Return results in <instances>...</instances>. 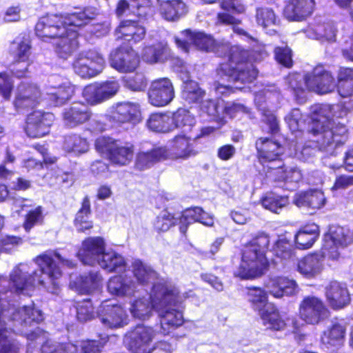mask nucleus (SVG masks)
Here are the masks:
<instances>
[{
    "label": "nucleus",
    "mask_w": 353,
    "mask_h": 353,
    "mask_svg": "<svg viewBox=\"0 0 353 353\" xmlns=\"http://www.w3.org/2000/svg\"><path fill=\"white\" fill-rule=\"evenodd\" d=\"M39 269L29 271L27 264H20L10 274L12 290L19 294L29 295L36 283L43 286L48 291L57 294L59 284L57 280L61 276V270L58 264L73 268L74 263L63 258L55 251H48L38 256L34 259Z\"/></svg>",
    "instance_id": "nucleus-1"
},
{
    "label": "nucleus",
    "mask_w": 353,
    "mask_h": 353,
    "mask_svg": "<svg viewBox=\"0 0 353 353\" xmlns=\"http://www.w3.org/2000/svg\"><path fill=\"white\" fill-rule=\"evenodd\" d=\"M312 110L313 130L318 132L317 143L321 150L331 151L346 141V127L334 119L347 116L345 107L341 104H317Z\"/></svg>",
    "instance_id": "nucleus-2"
},
{
    "label": "nucleus",
    "mask_w": 353,
    "mask_h": 353,
    "mask_svg": "<svg viewBox=\"0 0 353 353\" xmlns=\"http://www.w3.org/2000/svg\"><path fill=\"white\" fill-rule=\"evenodd\" d=\"M192 295V291L180 292L170 282H159L153 285L152 305L160 318L161 332L164 335L182 325L183 316L179 306Z\"/></svg>",
    "instance_id": "nucleus-3"
},
{
    "label": "nucleus",
    "mask_w": 353,
    "mask_h": 353,
    "mask_svg": "<svg viewBox=\"0 0 353 353\" xmlns=\"http://www.w3.org/2000/svg\"><path fill=\"white\" fill-rule=\"evenodd\" d=\"M232 54L228 61L220 64L217 70L219 79L213 83L212 90L219 97H227L234 93L236 90L243 88L230 84H225V80L234 83H249L252 82L258 74L254 65L246 61L248 52L239 48L232 49Z\"/></svg>",
    "instance_id": "nucleus-4"
},
{
    "label": "nucleus",
    "mask_w": 353,
    "mask_h": 353,
    "mask_svg": "<svg viewBox=\"0 0 353 353\" xmlns=\"http://www.w3.org/2000/svg\"><path fill=\"white\" fill-rule=\"evenodd\" d=\"M270 244L269 236L258 233L244 246L242 260L234 272L236 276L241 279H252L264 274L268 267L265 252Z\"/></svg>",
    "instance_id": "nucleus-5"
},
{
    "label": "nucleus",
    "mask_w": 353,
    "mask_h": 353,
    "mask_svg": "<svg viewBox=\"0 0 353 353\" xmlns=\"http://www.w3.org/2000/svg\"><path fill=\"white\" fill-rule=\"evenodd\" d=\"M248 299L252 307L258 311L263 324L267 329L281 330L285 327V322L281 316L274 305L268 303V294L261 288H249Z\"/></svg>",
    "instance_id": "nucleus-6"
},
{
    "label": "nucleus",
    "mask_w": 353,
    "mask_h": 353,
    "mask_svg": "<svg viewBox=\"0 0 353 353\" xmlns=\"http://www.w3.org/2000/svg\"><path fill=\"white\" fill-rule=\"evenodd\" d=\"M182 38L174 37L175 43L179 48H181L184 52H188L192 45L201 50L212 51L218 56L225 55L226 52H229V57L231 55L234 48L230 47L228 43H216L214 39L210 35L203 32H195L190 30H185L181 32Z\"/></svg>",
    "instance_id": "nucleus-7"
},
{
    "label": "nucleus",
    "mask_w": 353,
    "mask_h": 353,
    "mask_svg": "<svg viewBox=\"0 0 353 353\" xmlns=\"http://www.w3.org/2000/svg\"><path fill=\"white\" fill-rule=\"evenodd\" d=\"M95 147L99 152L106 153L110 161L114 164L126 165L133 159L134 145L130 143H123L101 137L96 140Z\"/></svg>",
    "instance_id": "nucleus-8"
},
{
    "label": "nucleus",
    "mask_w": 353,
    "mask_h": 353,
    "mask_svg": "<svg viewBox=\"0 0 353 353\" xmlns=\"http://www.w3.org/2000/svg\"><path fill=\"white\" fill-rule=\"evenodd\" d=\"M299 316L305 323L316 325L330 316V311L322 299L308 295L304 296L299 305Z\"/></svg>",
    "instance_id": "nucleus-9"
},
{
    "label": "nucleus",
    "mask_w": 353,
    "mask_h": 353,
    "mask_svg": "<svg viewBox=\"0 0 353 353\" xmlns=\"http://www.w3.org/2000/svg\"><path fill=\"white\" fill-rule=\"evenodd\" d=\"M72 65L77 75L82 78H91L103 71L105 61L97 50H89L79 53Z\"/></svg>",
    "instance_id": "nucleus-10"
},
{
    "label": "nucleus",
    "mask_w": 353,
    "mask_h": 353,
    "mask_svg": "<svg viewBox=\"0 0 353 353\" xmlns=\"http://www.w3.org/2000/svg\"><path fill=\"white\" fill-rule=\"evenodd\" d=\"M353 243V232L348 228L339 225H332L324 237L323 250L332 259L339 258V249L344 248Z\"/></svg>",
    "instance_id": "nucleus-11"
},
{
    "label": "nucleus",
    "mask_w": 353,
    "mask_h": 353,
    "mask_svg": "<svg viewBox=\"0 0 353 353\" xmlns=\"http://www.w3.org/2000/svg\"><path fill=\"white\" fill-rule=\"evenodd\" d=\"M63 16L47 14L39 19L35 26V33L43 41H48L64 35L67 32Z\"/></svg>",
    "instance_id": "nucleus-12"
},
{
    "label": "nucleus",
    "mask_w": 353,
    "mask_h": 353,
    "mask_svg": "<svg viewBox=\"0 0 353 353\" xmlns=\"http://www.w3.org/2000/svg\"><path fill=\"white\" fill-rule=\"evenodd\" d=\"M97 316L101 323L109 328H119L128 323L125 310L110 301H103L97 310Z\"/></svg>",
    "instance_id": "nucleus-13"
},
{
    "label": "nucleus",
    "mask_w": 353,
    "mask_h": 353,
    "mask_svg": "<svg viewBox=\"0 0 353 353\" xmlns=\"http://www.w3.org/2000/svg\"><path fill=\"white\" fill-rule=\"evenodd\" d=\"M150 104L162 107L169 104L174 97V89L168 78H159L151 82L148 92Z\"/></svg>",
    "instance_id": "nucleus-14"
},
{
    "label": "nucleus",
    "mask_w": 353,
    "mask_h": 353,
    "mask_svg": "<svg viewBox=\"0 0 353 353\" xmlns=\"http://www.w3.org/2000/svg\"><path fill=\"white\" fill-rule=\"evenodd\" d=\"M111 67L120 72H132L139 64L137 52L130 47H119L110 54Z\"/></svg>",
    "instance_id": "nucleus-15"
},
{
    "label": "nucleus",
    "mask_w": 353,
    "mask_h": 353,
    "mask_svg": "<svg viewBox=\"0 0 353 353\" xmlns=\"http://www.w3.org/2000/svg\"><path fill=\"white\" fill-rule=\"evenodd\" d=\"M305 85L319 94L330 92L335 88L333 77L322 65L316 66L311 74L305 76Z\"/></svg>",
    "instance_id": "nucleus-16"
},
{
    "label": "nucleus",
    "mask_w": 353,
    "mask_h": 353,
    "mask_svg": "<svg viewBox=\"0 0 353 353\" xmlns=\"http://www.w3.org/2000/svg\"><path fill=\"white\" fill-rule=\"evenodd\" d=\"M54 121V116L52 113L34 111L27 118L26 134L32 138L42 137L49 133Z\"/></svg>",
    "instance_id": "nucleus-17"
},
{
    "label": "nucleus",
    "mask_w": 353,
    "mask_h": 353,
    "mask_svg": "<svg viewBox=\"0 0 353 353\" xmlns=\"http://www.w3.org/2000/svg\"><path fill=\"white\" fill-rule=\"evenodd\" d=\"M74 92V87L68 80L58 75L51 76L48 80L47 94L55 105H61L68 101Z\"/></svg>",
    "instance_id": "nucleus-18"
},
{
    "label": "nucleus",
    "mask_w": 353,
    "mask_h": 353,
    "mask_svg": "<svg viewBox=\"0 0 353 353\" xmlns=\"http://www.w3.org/2000/svg\"><path fill=\"white\" fill-rule=\"evenodd\" d=\"M105 244L103 238L88 237L82 242L77 256L83 263L94 265L105 252Z\"/></svg>",
    "instance_id": "nucleus-19"
},
{
    "label": "nucleus",
    "mask_w": 353,
    "mask_h": 353,
    "mask_svg": "<svg viewBox=\"0 0 353 353\" xmlns=\"http://www.w3.org/2000/svg\"><path fill=\"white\" fill-rule=\"evenodd\" d=\"M197 154L190 137L186 134L176 136L167 148L166 159L186 160Z\"/></svg>",
    "instance_id": "nucleus-20"
},
{
    "label": "nucleus",
    "mask_w": 353,
    "mask_h": 353,
    "mask_svg": "<svg viewBox=\"0 0 353 353\" xmlns=\"http://www.w3.org/2000/svg\"><path fill=\"white\" fill-rule=\"evenodd\" d=\"M267 294L280 299L283 296H292L298 293L299 287L295 281L283 276H272L264 283Z\"/></svg>",
    "instance_id": "nucleus-21"
},
{
    "label": "nucleus",
    "mask_w": 353,
    "mask_h": 353,
    "mask_svg": "<svg viewBox=\"0 0 353 353\" xmlns=\"http://www.w3.org/2000/svg\"><path fill=\"white\" fill-rule=\"evenodd\" d=\"M92 112L87 105L83 103H74L63 110V122L65 126L74 128L90 120Z\"/></svg>",
    "instance_id": "nucleus-22"
},
{
    "label": "nucleus",
    "mask_w": 353,
    "mask_h": 353,
    "mask_svg": "<svg viewBox=\"0 0 353 353\" xmlns=\"http://www.w3.org/2000/svg\"><path fill=\"white\" fill-rule=\"evenodd\" d=\"M327 252L309 254L299 261L298 272L307 279H313L319 275L323 269V261Z\"/></svg>",
    "instance_id": "nucleus-23"
},
{
    "label": "nucleus",
    "mask_w": 353,
    "mask_h": 353,
    "mask_svg": "<svg viewBox=\"0 0 353 353\" xmlns=\"http://www.w3.org/2000/svg\"><path fill=\"white\" fill-rule=\"evenodd\" d=\"M327 301L333 310H340L347 306L350 302V296L345 284L336 281H331L325 287Z\"/></svg>",
    "instance_id": "nucleus-24"
},
{
    "label": "nucleus",
    "mask_w": 353,
    "mask_h": 353,
    "mask_svg": "<svg viewBox=\"0 0 353 353\" xmlns=\"http://www.w3.org/2000/svg\"><path fill=\"white\" fill-rule=\"evenodd\" d=\"M154 336L152 327L139 325L125 335L124 341L130 350H137L148 345Z\"/></svg>",
    "instance_id": "nucleus-25"
},
{
    "label": "nucleus",
    "mask_w": 353,
    "mask_h": 353,
    "mask_svg": "<svg viewBox=\"0 0 353 353\" xmlns=\"http://www.w3.org/2000/svg\"><path fill=\"white\" fill-rule=\"evenodd\" d=\"M66 31L67 32L64 35L58 36L54 39L57 54L64 59L70 57L77 50L79 46L77 31L68 27Z\"/></svg>",
    "instance_id": "nucleus-26"
},
{
    "label": "nucleus",
    "mask_w": 353,
    "mask_h": 353,
    "mask_svg": "<svg viewBox=\"0 0 353 353\" xmlns=\"http://www.w3.org/2000/svg\"><path fill=\"white\" fill-rule=\"evenodd\" d=\"M40 97L41 92L36 85L23 82L17 88L14 105L17 108L33 107Z\"/></svg>",
    "instance_id": "nucleus-27"
},
{
    "label": "nucleus",
    "mask_w": 353,
    "mask_h": 353,
    "mask_svg": "<svg viewBox=\"0 0 353 353\" xmlns=\"http://www.w3.org/2000/svg\"><path fill=\"white\" fill-rule=\"evenodd\" d=\"M115 35L117 39H123L136 43L145 37V29L136 21L125 20L121 22L116 29Z\"/></svg>",
    "instance_id": "nucleus-28"
},
{
    "label": "nucleus",
    "mask_w": 353,
    "mask_h": 353,
    "mask_svg": "<svg viewBox=\"0 0 353 353\" xmlns=\"http://www.w3.org/2000/svg\"><path fill=\"white\" fill-rule=\"evenodd\" d=\"M314 8V0H290L284 9V15L290 21H301L312 13Z\"/></svg>",
    "instance_id": "nucleus-29"
},
{
    "label": "nucleus",
    "mask_w": 353,
    "mask_h": 353,
    "mask_svg": "<svg viewBox=\"0 0 353 353\" xmlns=\"http://www.w3.org/2000/svg\"><path fill=\"white\" fill-rule=\"evenodd\" d=\"M140 114L137 104L130 102L118 103L111 107L110 117L119 123L136 121Z\"/></svg>",
    "instance_id": "nucleus-30"
},
{
    "label": "nucleus",
    "mask_w": 353,
    "mask_h": 353,
    "mask_svg": "<svg viewBox=\"0 0 353 353\" xmlns=\"http://www.w3.org/2000/svg\"><path fill=\"white\" fill-rule=\"evenodd\" d=\"M108 292L117 296H132L137 291V284L131 277L115 276L108 283Z\"/></svg>",
    "instance_id": "nucleus-31"
},
{
    "label": "nucleus",
    "mask_w": 353,
    "mask_h": 353,
    "mask_svg": "<svg viewBox=\"0 0 353 353\" xmlns=\"http://www.w3.org/2000/svg\"><path fill=\"white\" fill-rule=\"evenodd\" d=\"M258 157L262 162L277 160L283 154V148L276 142L268 138H260L256 141Z\"/></svg>",
    "instance_id": "nucleus-32"
},
{
    "label": "nucleus",
    "mask_w": 353,
    "mask_h": 353,
    "mask_svg": "<svg viewBox=\"0 0 353 353\" xmlns=\"http://www.w3.org/2000/svg\"><path fill=\"white\" fill-rule=\"evenodd\" d=\"M325 203L323 192L318 190L296 194L294 198V203L299 208L306 207L319 210L325 205Z\"/></svg>",
    "instance_id": "nucleus-33"
},
{
    "label": "nucleus",
    "mask_w": 353,
    "mask_h": 353,
    "mask_svg": "<svg viewBox=\"0 0 353 353\" xmlns=\"http://www.w3.org/2000/svg\"><path fill=\"white\" fill-rule=\"evenodd\" d=\"M166 147H158L148 152H141L137 156L135 166L139 170L148 169L156 162L166 159Z\"/></svg>",
    "instance_id": "nucleus-34"
},
{
    "label": "nucleus",
    "mask_w": 353,
    "mask_h": 353,
    "mask_svg": "<svg viewBox=\"0 0 353 353\" xmlns=\"http://www.w3.org/2000/svg\"><path fill=\"white\" fill-rule=\"evenodd\" d=\"M346 327L342 323H333L323 331L321 341L328 347L341 346L344 341Z\"/></svg>",
    "instance_id": "nucleus-35"
},
{
    "label": "nucleus",
    "mask_w": 353,
    "mask_h": 353,
    "mask_svg": "<svg viewBox=\"0 0 353 353\" xmlns=\"http://www.w3.org/2000/svg\"><path fill=\"white\" fill-rule=\"evenodd\" d=\"M311 131L312 132L313 136L315 137V139L309 142V143L306 145H302V143L296 142L293 143V142L290 145V149L294 150V155L298 159L302 160H306L307 157L314 154V151L316 148L319 150L327 152L332 155L334 152V150L338 148L339 146H335L331 151H327L324 150H321L317 143L318 139V132H314L313 130V123L312 122V128Z\"/></svg>",
    "instance_id": "nucleus-36"
},
{
    "label": "nucleus",
    "mask_w": 353,
    "mask_h": 353,
    "mask_svg": "<svg viewBox=\"0 0 353 353\" xmlns=\"http://www.w3.org/2000/svg\"><path fill=\"white\" fill-rule=\"evenodd\" d=\"M319 236V226L311 223L303 227L295 235L294 241L299 249H308L312 247Z\"/></svg>",
    "instance_id": "nucleus-37"
},
{
    "label": "nucleus",
    "mask_w": 353,
    "mask_h": 353,
    "mask_svg": "<svg viewBox=\"0 0 353 353\" xmlns=\"http://www.w3.org/2000/svg\"><path fill=\"white\" fill-rule=\"evenodd\" d=\"M98 14L97 8L86 7L83 10L63 16L66 27H80L88 23Z\"/></svg>",
    "instance_id": "nucleus-38"
},
{
    "label": "nucleus",
    "mask_w": 353,
    "mask_h": 353,
    "mask_svg": "<svg viewBox=\"0 0 353 353\" xmlns=\"http://www.w3.org/2000/svg\"><path fill=\"white\" fill-rule=\"evenodd\" d=\"M160 12L168 21H175L186 12V6L179 0H159Z\"/></svg>",
    "instance_id": "nucleus-39"
},
{
    "label": "nucleus",
    "mask_w": 353,
    "mask_h": 353,
    "mask_svg": "<svg viewBox=\"0 0 353 353\" xmlns=\"http://www.w3.org/2000/svg\"><path fill=\"white\" fill-rule=\"evenodd\" d=\"M10 54L17 61H31V45L29 39L25 36L17 37L9 48Z\"/></svg>",
    "instance_id": "nucleus-40"
},
{
    "label": "nucleus",
    "mask_w": 353,
    "mask_h": 353,
    "mask_svg": "<svg viewBox=\"0 0 353 353\" xmlns=\"http://www.w3.org/2000/svg\"><path fill=\"white\" fill-rule=\"evenodd\" d=\"M170 54L168 46L164 42H158L144 48L142 58L149 63L164 61Z\"/></svg>",
    "instance_id": "nucleus-41"
},
{
    "label": "nucleus",
    "mask_w": 353,
    "mask_h": 353,
    "mask_svg": "<svg viewBox=\"0 0 353 353\" xmlns=\"http://www.w3.org/2000/svg\"><path fill=\"white\" fill-rule=\"evenodd\" d=\"M129 310L134 318L143 321L148 319L154 310L152 294L150 299L142 297L132 301Z\"/></svg>",
    "instance_id": "nucleus-42"
},
{
    "label": "nucleus",
    "mask_w": 353,
    "mask_h": 353,
    "mask_svg": "<svg viewBox=\"0 0 353 353\" xmlns=\"http://www.w3.org/2000/svg\"><path fill=\"white\" fill-rule=\"evenodd\" d=\"M97 264L108 272H116L124 269L125 261L119 253L113 250H108L103 252Z\"/></svg>",
    "instance_id": "nucleus-43"
},
{
    "label": "nucleus",
    "mask_w": 353,
    "mask_h": 353,
    "mask_svg": "<svg viewBox=\"0 0 353 353\" xmlns=\"http://www.w3.org/2000/svg\"><path fill=\"white\" fill-rule=\"evenodd\" d=\"M102 277L98 272H90L81 276L77 282V289L82 294H92L101 287Z\"/></svg>",
    "instance_id": "nucleus-44"
},
{
    "label": "nucleus",
    "mask_w": 353,
    "mask_h": 353,
    "mask_svg": "<svg viewBox=\"0 0 353 353\" xmlns=\"http://www.w3.org/2000/svg\"><path fill=\"white\" fill-rule=\"evenodd\" d=\"M336 32L334 25L330 22L312 24L306 30L308 37L315 39L325 38L328 41L334 39Z\"/></svg>",
    "instance_id": "nucleus-45"
},
{
    "label": "nucleus",
    "mask_w": 353,
    "mask_h": 353,
    "mask_svg": "<svg viewBox=\"0 0 353 353\" xmlns=\"http://www.w3.org/2000/svg\"><path fill=\"white\" fill-rule=\"evenodd\" d=\"M171 116L172 130L174 129H181L182 132L188 134L192 130V126L194 124V118L185 109H178Z\"/></svg>",
    "instance_id": "nucleus-46"
},
{
    "label": "nucleus",
    "mask_w": 353,
    "mask_h": 353,
    "mask_svg": "<svg viewBox=\"0 0 353 353\" xmlns=\"http://www.w3.org/2000/svg\"><path fill=\"white\" fill-rule=\"evenodd\" d=\"M147 126L156 132L166 133L172 131L171 116L168 114H152L147 120Z\"/></svg>",
    "instance_id": "nucleus-47"
},
{
    "label": "nucleus",
    "mask_w": 353,
    "mask_h": 353,
    "mask_svg": "<svg viewBox=\"0 0 353 353\" xmlns=\"http://www.w3.org/2000/svg\"><path fill=\"white\" fill-rule=\"evenodd\" d=\"M254 18L257 25L265 30L279 23V18L273 9L265 6L256 8Z\"/></svg>",
    "instance_id": "nucleus-48"
},
{
    "label": "nucleus",
    "mask_w": 353,
    "mask_h": 353,
    "mask_svg": "<svg viewBox=\"0 0 353 353\" xmlns=\"http://www.w3.org/2000/svg\"><path fill=\"white\" fill-rule=\"evenodd\" d=\"M132 268L134 276L139 283H148L157 278V272L150 266L139 259H135L132 262Z\"/></svg>",
    "instance_id": "nucleus-49"
},
{
    "label": "nucleus",
    "mask_w": 353,
    "mask_h": 353,
    "mask_svg": "<svg viewBox=\"0 0 353 353\" xmlns=\"http://www.w3.org/2000/svg\"><path fill=\"white\" fill-rule=\"evenodd\" d=\"M90 203L88 196L82 201L81 208L78 211L74 219V226L79 232H85L92 228V222L90 220Z\"/></svg>",
    "instance_id": "nucleus-50"
},
{
    "label": "nucleus",
    "mask_w": 353,
    "mask_h": 353,
    "mask_svg": "<svg viewBox=\"0 0 353 353\" xmlns=\"http://www.w3.org/2000/svg\"><path fill=\"white\" fill-rule=\"evenodd\" d=\"M63 147L68 152L79 154L88 151L89 143L86 139L80 135L71 134L65 137Z\"/></svg>",
    "instance_id": "nucleus-51"
},
{
    "label": "nucleus",
    "mask_w": 353,
    "mask_h": 353,
    "mask_svg": "<svg viewBox=\"0 0 353 353\" xmlns=\"http://www.w3.org/2000/svg\"><path fill=\"white\" fill-rule=\"evenodd\" d=\"M204 94L205 91L199 87L197 82L189 79L183 81L182 97L188 103H197Z\"/></svg>",
    "instance_id": "nucleus-52"
},
{
    "label": "nucleus",
    "mask_w": 353,
    "mask_h": 353,
    "mask_svg": "<svg viewBox=\"0 0 353 353\" xmlns=\"http://www.w3.org/2000/svg\"><path fill=\"white\" fill-rule=\"evenodd\" d=\"M338 92L342 97L353 94V68H342L339 74Z\"/></svg>",
    "instance_id": "nucleus-53"
},
{
    "label": "nucleus",
    "mask_w": 353,
    "mask_h": 353,
    "mask_svg": "<svg viewBox=\"0 0 353 353\" xmlns=\"http://www.w3.org/2000/svg\"><path fill=\"white\" fill-rule=\"evenodd\" d=\"M289 203L288 197L269 193L261 199L263 207L272 212L279 214Z\"/></svg>",
    "instance_id": "nucleus-54"
},
{
    "label": "nucleus",
    "mask_w": 353,
    "mask_h": 353,
    "mask_svg": "<svg viewBox=\"0 0 353 353\" xmlns=\"http://www.w3.org/2000/svg\"><path fill=\"white\" fill-rule=\"evenodd\" d=\"M21 344L12 339L6 329L4 323L0 324V353H20Z\"/></svg>",
    "instance_id": "nucleus-55"
},
{
    "label": "nucleus",
    "mask_w": 353,
    "mask_h": 353,
    "mask_svg": "<svg viewBox=\"0 0 353 353\" xmlns=\"http://www.w3.org/2000/svg\"><path fill=\"white\" fill-rule=\"evenodd\" d=\"M83 97L91 105H97L106 101L99 83H92L83 89Z\"/></svg>",
    "instance_id": "nucleus-56"
},
{
    "label": "nucleus",
    "mask_w": 353,
    "mask_h": 353,
    "mask_svg": "<svg viewBox=\"0 0 353 353\" xmlns=\"http://www.w3.org/2000/svg\"><path fill=\"white\" fill-rule=\"evenodd\" d=\"M83 97L91 105H97L106 101L99 83H92L83 89Z\"/></svg>",
    "instance_id": "nucleus-57"
},
{
    "label": "nucleus",
    "mask_w": 353,
    "mask_h": 353,
    "mask_svg": "<svg viewBox=\"0 0 353 353\" xmlns=\"http://www.w3.org/2000/svg\"><path fill=\"white\" fill-rule=\"evenodd\" d=\"M77 345L68 343H59L48 341L41 348V352L37 351L36 353H77Z\"/></svg>",
    "instance_id": "nucleus-58"
},
{
    "label": "nucleus",
    "mask_w": 353,
    "mask_h": 353,
    "mask_svg": "<svg viewBox=\"0 0 353 353\" xmlns=\"http://www.w3.org/2000/svg\"><path fill=\"white\" fill-rule=\"evenodd\" d=\"M223 105H221L218 101L213 99L204 100L201 106L203 112L221 122L223 121Z\"/></svg>",
    "instance_id": "nucleus-59"
},
{
    "label": "nucleus",
    "mask_w": 353,
    "mask_h": 353,
    "mask_svg": "<svg viewBox=\"0 0 353 353\" xmlns=\"http://www.w3.org/2000/svg\"><path fill=\"white\" fill-rule=\"evenodd\" d=\"M77 318L81 322H85L94 317V308L90 299H84L75 303Z\"/></svg>",
    "instance_id": "nucleus-60"
},
{
    "label": "nucleus",
    "mask_w": 353,
    "mask_h": 353,
    "mask_svg": "<svg viewBox=\"0 0 353 353\" xmlns=\"http://www.w3.org/2000/svg\"><path fill=\"white\" fill-rule=\"evenodd\" d=\"M201 212V208L199 207L188 209L183 212L179 221V229L181 233L185 234L186 232L189 224L199 221Z\"/></svg>",
    "instance_id": "nucleus-61"
},
{
    "label": "nucleus",
    "mask_w": 353,
    "mask_h": 353,
    "mask_svg": "<svg viewBox=\"0 0 353 353\" xmlns=\"http://www.w3.org/2000/svg\"><path fill=\"white\" fill-rule=\"evenodd\" d=\"M176 219L167 210L162 211L154 222V228L157 232H166L174 225Z\"/></svg>",
    "instance_id": "nucleus-62"
},
{
    "label": "nucleus",
    "mask_w": 353,
    "mask_h": 353,
    "mask_svg": "<svg viewBox=\"0 0 353 353\" xmlns=\"http://www.w3.org/2000/svg\"><path fill=\"white\" fill-rule=\"evenodd\" d=\"M124 85L133 91H142L147 86V81L143 74L136 73L123 78Z\"/></svg>",
    "instance_id": "nucleus-63"
},
{
    "label": "nucleus",
    "mask_w": 353,
    "mask_h": 353,
    "mask_svg": "<svg viewBox=\"0 0 353 353\" xmlns=\"http://www.w3.org/2000/svg\"><path fill=\"white\" fill-rule=\"evenodd\" d=\"M273 252L276 256L283 260H290L293 257V252L290 243L285 239H279L274 245Z\"/></svg>",
    "instance_id": "nucleus-64"
}]
</instances>
